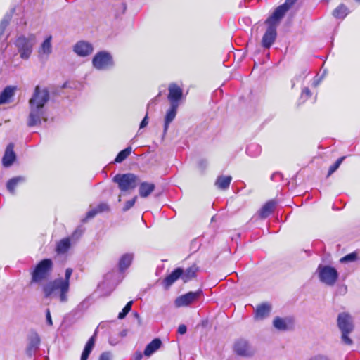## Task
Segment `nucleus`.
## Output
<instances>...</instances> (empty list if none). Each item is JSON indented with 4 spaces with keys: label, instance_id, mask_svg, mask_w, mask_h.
I'll return each mask as SVG.
<instances>
[{
    "label": "nucleus",
    "instance_id": "f257e3e1",
    "mask_svg": "<svg viewBox=\"0 0 360 360\" xmlns=\"http://www.w3.org/2000/svg\"><path fill=\"white\" fill-rule=\"evenodd\" d=\"M49 92L46 88H34L32 98L29 101L30 114L27 118V126L34 127L41 124V119L46 120L44 105L49 100Z\"/></svg>",
    "mask_w": 360,
    "mask_h": 360
},
{
    "label": "nucleus",
    "instance_id": "f03ea898",
    "mask_svg": "<svg viewBox=\"0 0 360 360\" xmlns=\"http://www.w3.org/2000/svg\"><path fill=\"white\" fill-rule=\"evenodd\" d=\"M42 289L46 298H57L60 302H66L68 301L70 285L62 281V277L48 282L44 285Z\"/></svg>",
    "mask_w": 360,
    "mask_h": 360
},
{
    "label": "nucleus",
    "instance_id": "7ed1b4c3",
    "mask_svg": "<svg viewBox=\"0 0 360 360\" xmlns=\"http://www.w3.org/2000/svg\"><path fill=\"white\" fill-rule=\"evenodd\" d=\"M53 269V262L51 259H44L40 261L32 273V281L39 283L49 276Z\"/></svg>",
    "mask_w": 360,
    "mask_h": 360
},
{
    "label": "nucleus",
    "instance_id": "20e7f679",
    "mask_svg": "<svg viewBox=\"0 0 360 360\" xmlns=\"http://www.w3.org/2000/svg\"><path fill=\"white\" fill-rule=\"evenodd\" d=\"M112 181L117 184L121 191H127L137 186L139 177L132 173L117 174L113 177Z\"/></svg>",
    "mask_w": 360,
    "mask_h": 360
},
{
    "label": "nucleus",
    "instance_id": "39448f33",
    "mask_svg": "<svg viewBox=\"0 0 360 360\" xmlns=\"http://www.w3.org/2000/svg\"><path fill=\"white\" fill-rule=\"evenodd\" d=\"M93 66L98 70H107L114 66L112 55L105 51L98 52L93 58Z\"/></svg>",
    "mask_w": 360,
    "mask_h": 360
},
{
    "label": "nucleus",
    "instance_id": "423d86ee",
    "mask_svg": "<svg viewBox=\"0 0 360 360\" xmlns=\"http://www.w3.org/2000/svg\"><path fill=\"white\" fill-rule=\"evenodd\" d=\"M318 273L320 281L329 286L334 285L338 278L337 270L330 266L319 265Z\"/></svg>",
    "mask_w": 360,
    "mask_h": 360
},
{
    "label": "nucleus",
    "instance_id": "0eeeda50",
    "mask_svg": "<svg viewBox=\"0 0 360 360\" xmlns=\"http://www.w3.org/2000/svg\"><path fill=\"white\" fill-rule=\"evenodd\" d=\"M233 349L237 355L243 357H252L256 352V349L245 339L236 340Z\"/></svg>",
    "mask_w": 360,
    "mask_h": 360
},
{
    "label": "nucleus",
    "instance_id": "6e6552de",
    "mask_svg": "<svg viewBox=\"0 0 360 360\" xmlns=\"http://www.w3.org/2000/svg\"><path fill=\"white\" fill-rule=\"evenodd\" d=\"M167 99L170 105H179L183 99V89L176 83H171L168 86Z\"/></svg>",
    "mask_w": 360,
    "mask_h": 360
},
{
    "label": "nucleus",
    "instance_id": "1a4fd4ad",
    "mask_svg": "<svg viewBox=\"0 0 360 360\" xmlns=\"http://www.w3.org/2000/svg\"><path fill=\"white\" fill-rule=\"evenodd\" d=\"M202 295V290H198L195 292H188L179 297L175 300L177 307L188 306L198 300Z\"/></svg>",
    "mask_w": 360,
    "mask_h": 360
},
{
    "label": "nucleus",
    "instance_id": "9d476101",
    "mask_svg": "<svg viewBox=\"0 0 360 360\" xmlns=\"http://www.w3.org/2000/svg\"><path fill=\"white\" fill-rule=\"evenodd\" d=\"M338 326L341 331L352 332L354 327L351 316L347 313H340L338 317Z\"/></svg>",
    "mask_w": 360,
    "mask_h": 360
},
{
    "label": "nucleus",
    "instance_id": "9b49d317",
    "mask_svg": "<svg viewBox=\"0 0 360 360\" xmlns=\"http://www.w3.org/2000/svg\"><path fill=\"white\" fill-rule=\"evenodd\" d=\"M16 159V155L14 152V144L10 143L6 148L5 153L2 158V165L4 167H9L13 165Z\"/></svg>",
    "mask_w": 360,
    "mask_h": 360
},
{
    "label": "nucleus",
    "instance_id": "f8f14e48",
    "mask_svg": "<svg viewBox=\"0 0 360 360\" xmlns=\"http://www.w3.org/2000/svg\"><path fill=\"white\" fill-rule=\"evenodd\" d=\"M288 10L289 8L284 4L278 6L272 15L268 18L266 22L268 24L276 25V24L281 20Z\"/></svg>",
    "mask_w": 360,
    "mask_h": 360
},
{
    "label": "nucleus",
    "instance_id": "ddd939ff",
    "mask_svg": "<svg viewBox=\"0 0 360 360\" xmlns=\"http://www.w3.org/2000/svg\"><path fill=\"white\" fill-rule=\"evenodd\" d=\"M102 327L101 323L99 324L98 328L95 330L94 335L89 339L85 345L84 349L82 353L81 360H87L89 354H91L96 342V338L98 333V328Z\"/></svg>",
    "mask_w": 360,
    "mask_h": 360
},
{
    "label": "nucleus",
    "instance_id": "4468645a",
    "mask_svg": "<svg viewBox=\"0 0 360 360\" xmlns=\"http://www.w3.org/2000/svg\"><path fill=\"white\" fill-rule=\"evenodd\" d=\"M271 305L268 303H262L258 305L255 311V319L263 320L268 317L271 312Z\"/></svg>",
    "mask_w": 360,
    "mask_h": 360
},
{
    "label": "nucleus",
    "instance_id": "2eb2a0df",
    "mask_svg": "<svg viewBox=\"0 0 360 360\" xmlns=\"http://www.w3.org/2000/svg\"><path fill=\"white\" fill-rule=\"evenodd\" d=\"M40 345V338L37 333H34L32 335L29 340V343L26 349V354L30 357H32V355L36 352V351L39 349V346Z\"/></svg>",
    "mask_w": 360,
    "mask_h": 360
},
{
    "label": "nucleus",
    "instance_id": "dca6fc26",
    "mask_svg": "<svg viewBox=\"0 0 360 360\" xmlns=\"http://www.w3.org/2000/svg\"><path fill=\"white\" fill-rule=\"evenodd\" d=\"M183 269L176 268L162 281V285L165 288H169L176 280L181 278Z\"/></svg>",
    "mask_w": 360,
    "mask_h": 360
},
{
    "label": "nucleus",
    "instance_id": "f3484780",
    "mask_svg": "<svg viewBox=\"0 0 360 360\" xmlns=\"http://www.w3.org/2000/svg\"><path fill=\"white\" fill-rule=\"evenodd\" d=\"M179 105H170L167 110L165 117L164 134H165L168 130L169 124L174 120L177 114Z\"/></svg>",
    "mask_w": 360,
    "mask_h": 360
},
{
    "label": "nucleus",
    "instance_id": "a211bd4d",
    "mask_svg": "<svg viewBox=\"0 0 360 360\" xmlns=\"http://www.w3.org/2000/svg\"><path fill=\"white\" fill-rule=\"evenodd\" d=\"M269 25V26L262 38V45H271L274 42L276 37V25L272 24Z\"/></svg>",
    "mask_w": 360,
    "mask_h": 360
},
{
    "label": "nucleus",
    "instance_id": "6ab92c4d",
    "mask_svg": "<svg viewBox=\"0 0 360 360\" xmlns=\"http://www.w3.org/2000/svg\"><path fill=\"white\" fill-rule=\"evenodd\" d=\"M17 90L16 86H7L0 94V105L9 103Z\"/></svg>",
    "mask_w": 360,
    "mask_h": 360
},
{
    "label": "nucleus",
    "instance_id": "aec40b11",
    "mask_svg": "<svg viewBox=\"0 0 360 360\" xmlns=\"http://www.w3.org/2000/svg\"><path fill=\"white\" fill-rule=\"evenodd\" d=\"M36 42L34 34H21L16 39L15 45H34Z\"/></svg>",
    "mask_w": 360,
    "mask_h": 360
},
{
    "label": "nucleus",
    "instance_id": "412c9836",
    "mask_svg": "<svg viewBox=\"0 0 360 360\" xmlns=\"http://www.w3.org/2000/svg\"><path fill=\"white\" fill-rule=\"evenodd\" d=\"M198 266L194 264L186 270L183 269V274L181 275V279L184 283H186L194 278L196 276V273L198 271Z\"/></svg>",
    "mask_w": 360,
    "mask_h": 360
},
{
    "label": "nucleus",
    "instance_id": "4be33fe9",
    "mask_svg": "<svg viewBox=\"0 0 360 360\" xmlns=\"http://www.w3.org/2000/svg\"><path fill=\"white\" fill-rule=\"evenodd\" d=\"M155 186L154 184L142 182L140 184L139 193L141 198H147L155 190Z\"/></svg>",
    "mask_w": 360,
    "mask_h": 360
},
{
    "label": "nucleus",
    "instance_id": "5701e85b",
    "mask_svg": "<svg viewBox=\"0 0 360 360\" xmlns=\"http://www.w3.org/2000/svg\"><path fill=\"white\" fill-rule=\"evenodd\" d=\"M276 206L274 200H270L266 202L259 210V217L262 219L268 217L274 211Z\"/></svg>",
    "mask_w": 360,
    "mask_h": 360
},
{
    "label": "nucleus",
    "instance_id": "b1692460",
    "mask_svg": "<svg viewBox=\"0 0 360 360\" xmlns=\"http://www.w3.org/2000/svg\"><path fill=\"white\" fill-rule=\"evenodd\" d=\"M162 342L159 338L153 340L145 348L143 354L146 356H150L156 352L161 346Z\"/></svg>",
    "mask_w": 360,
    "mask_h": 360
},
{
    "label": "nucleus",
    "instance_id": "393cba45",
    "mask_svg": "<svg viewBox=\"0 0 360 360\" xmlns=\"http://www.w3.org/2000/svg\"><path fill=\"white\" fill-rule=\"evenodd\" d=\"M13 12V11L9 13H6L0 22V44L3 43L6 39L4 31L11 20Z\"/></svg>",
    "mask_w": 360,
    "mask_h": 360
},
{
    "label": "nucleus",
    "instance_id": "a878e982",
    "mask_svg": "<svg viewBox=\"0 0 360 360\" xmlns=\"http://www.w3.org/2000/svg\"><path fill=\"white\" fill-rule=\"evenodd\" d=\"M25 181V178L22 176L10 179L6 184L7 190L13 195L15 194V189L18 184Z\"/></svg>",
    "mask_w": 360,
    "mask_h": 360
},
{
    "label": "nucleus",
    "instance_id": "bb28decb",
    "mask_svg": "<svg viewBox=\"0 0 360 360\" xmlns=\"http://www.w3.org/2000/svg\"><path fill=\"white\" fill-rule=\"evenodd\" d=\"M133 258L134 255L132 253H126L121 257L119 261V269L120 271H124L131 265Z\"/></svg>",
    "mask_w": 360,
    "mask_h": 360
},
{
    "label": "nucleus",
    "instance_id": "cd10ccee",
    "mask_svg": "<svg viewBox=\"0 0 360 360\" xmlns=\"http://www.w3.org/2000/svg\"><path fill=\"white\" fill-rule=\"evenodd\" d=\"M231 180V176H219L215 181V185L219 189L226 190L229 187Z\"/></svg>",
    "mask_w": 360,
    "mask_h": 360
},
{
    "label": "nucleus",
    "instance_id": "c85d7f7f",
    "mask_svg": "<svg viewBox=\"0 0 360 360\" xmlns=\"http://www.w3.org/2000/svg\"><path fill=\"white\" fill-rule=\"evenodd\" d=\"M70 248V240L65 238L60 240L56 245V252L58 254H64L68 251Z\"/></svg>",
    "mask_w": 360,
    "mask_h": 360
},
{
    "label": "nucleus",
    "instance_id": "c756f323",
    "mask_svg": "<svg viewBox=\"0 0 360 360\" xmlns=\"http://www.w3.org/2000/svg\"><path fill=\"white\" fill-rule=\"evenodd\" d=\"M273 326L278 330H287L289 329L287 319L278 316L274 319Z\"/></svg>",
    "mask_w": 360,
    "mask_h": 360
},
{
    "label": "nucleus",
    "instance_id": "7c9ffc66",
    "mask_svg": "<svg viewBox=\"0 0 360 360\" xmlns=\"http://www.w3.org/2000/svg\"><path fill=\"white\" fill-rule=\"evenodd\" d=\"M348 14V9L344 4L338 6L333 12L335 18L343 19Z\"/></svg>",
    "mask_w": 360,
    "mask_h": 360
},
{
    "label": "nucleus",
    "instance_id": "2f4dec72",
    "mask_svg": "<svg viewBox=\"0 0 360 360\" xmlns=\"http://www.w3.org/2000/svg\"><path fill=\"white\" fill-rule=\"evenodd\" d=\"M74 52L80 56H87L93 52V46H73Z\"/></svg>",
    "mask_w": 360,
    "mask_h": 360
},
{
    "label": "nucleus",
    "instance_id": "473e14b6",
    "mask_svg": "<svg viewBox=\"0 0 360 360\" xmlns=\"http://www.w3.org/2000/svg\"><path fill=\"white\" fill-rule=\"evenodd\" d=\"M132 148L131 146L127 147L125 149L121 150L115 159V162H122L124 161L131 153Z\"/></svg>",
    "mask_w": 360,
    "mask_h": 360
},
{
    "label": "nucleus",
    "instance_id": "72a5a7b5",
    "mask_svg": "<svg viewBox=\"0 0 360 360\" xmlns=\"http://www.w3.org/2000/svg\"><path fill=\"white\" fill-rule=\"evenodd\" d=\"M18 51L22 59L27 60L30 56L32 50V46H18Z\"/></svg>",
    "mask_w": 360,
    "mask_h": 360
},
{
    "label": "nucleus",
    "instance_id": "f704fd0d",
    "mask_svg": "<svg viewBox=\"0 0 360 360\" xmlns=\"http://www.w3.org/2000/svg\"><path fill=\"white\" fill-rule=\"evenodd\" d=\"M51 53V46H40L38 50L39 57L40 59H46Z\"/></svg>",
    "mask_w": 360,
    "mask_h": 360
},
{
    "label": "nucleus",
    "instance_id": "c9c22d12",
    "mask_svg": "<svg viewBox=\"0 0 360 360\" xmlns=\"http://www.w3.org/2000/svg\"><path fill=\"white\" fill-rule=\"evenodd\" d=\"M246 152L250 155H257L260 153V148L257 144H250L247 147Z\"/></svg>",
    "mask_w": 360,
    "mask_h": 360
},
{
    "label": "nucleus",
    "instance_id": "e433bc0d",
    "mask_svg": "<svg viewBox=\"0 0 360 360\" xmlns=\"http://www.w3.org/2000/svg\"><path fill=\"white\" fill-rule=\"evenodd\" d=\"M132 304H133V301H129L127 303L125 307L122 309V311L120 312L118 314L119 319H122L127 315V314L131 309Z\"/></svg>",
    "mask_w": 360,
    "mask_h": 360
},
{
    "label": "nucleus",
    "instance_id": "4c0bfd02",
    "mask_svg": "<svg viewBox=\"0 0 360 360\" xmlns=\"http://www.w3.org/2000/svg\"><path fill=\"white\" fill-rule=\"evenodd\" d=\"M344 159H345V157H341V158H338L335 161V162L329 167L328 172V176H330L333 173H334L338 169V167H340V165H341V163L342 162Z\"/></svg>",
    "mask_w": 360,
    "mask_h": 360
},
{
    "label": "nucleus",
    "instance_id": "58836bf2",
    "mask_svg": "<svg viewBox=\"0 0 360 360\" xmlns=\"http://www.w3.org/2000/svg\"><path fill=\"white\" fill-rule=\"evenodd\" d=\"M357 254L356 252L349 253L340 259L341 263L354 262L357 259Z\"/></svg>",
    "mask_w": 360,
    "mask_h": 360
},
{
    "label": "nucleus",
    "instance_id": "ea45409f",
    "mask_svg": "<svg viewBox=\"0 0 360 360\" xmlns=\"http://www.w3.org/2000/svg\"><path fill=\"white\" fill-rule=\"evenodd\" d=\"M137 200V196L134 197L131 200L126 202L124 206L123 207V212H127L129 209H131L135 204Z\"/></svg>",
    "mask_w": 360,
    "mask_h": 360
},
{
    "label": "nucleus",
    "instance_id": "a19ab883",
    "mask_svg": "<svg viewBox=\"0 0 360 360\" xmlns=\"http://www.w3.org/2000/svg\"><path fill=\"white\" fill-rule=\"evenodd\" d=\"M341 332L342 342L346 345H351L353 342L352 339L348 336L349 333H350L351 332H346V330Z\"/></svg>",
    "mask_w": 360,
    "mask_h": 360
},
{
    "label": "nucleus",
    "instance_id": "79ce46f5",
    "mask_svg": "<svg viewBox=\"0 0 360 360\" xmlns=\"http://www.w3.org/2000/svg\"><path fill=\"white\" fill-rule=\"evenodd\" d=\"M96 208L98 211V213H101L103 212H108L110 210L109 205L105 202H101V203L98 204L96 207Z\"/></svg>",
    "mask_w": 360,
    "mask_h": 360
},
{
    "label": "nucleus",
    "instance_id": "37998d69",
    "mask_svg": "<svg viewBox=\"0 0 360 360\" xmlns=\"http://www.w3.org/2000/svg\"><path fill=\"white\" fill-rule=\"evenodd\" d=\"M84 229L82 226L77 227L72 234L73 239H78L84 233Z\"/></svg>",
    "mask_w": 360,
    "mask_h": 360
},
{
    "label": "nucleus",
    "instance_id": "c03bdc74",
    "mask_svg": "<svg viewBox=\"0 0 360 360\" xmlns=\"http://www.w3.org/2000/svg\"><path fill=\"white\" fill-rule=\"evenodd\" d=\"M308 360H331V359L328 355L318 354L311 356Z\"/></svg>",
    "mask_w": 360,
    "mask_h": 360
},
{
    "label": "nucleus",
    "instance_id": "a18cd8bd",
    "mask_svg": "<svg viewBox=\"0 0 360 360\" xmlns=\"http://www.w3.org/2000/svg\"><path fill=\"white\" fill-rule=\"evenodd\" d=\"M311 96V93L309 88L304 87L301 94L300 99H303V101H305L307 98H309Z\"/></svg>",
    "mask_w": 360,
    "mask_h": 360
},
{
    "label": "nucleus",
    "instance_id": "49530a36",
    "mask_svg": "<svg viewBox=\"0 0 360 360\" xmlns=\"http://www.w3.org/2000/svg\"><path fill=\"white\" fill-rule=\"evenodd\" d=\"M72 269L71 268H68L65 270V277L62 278V281H63L64 283H67L70 285V279L72 274Z\"/></svg>",
    "mask_w": 360,
    "mask_h": 360
},
{
    "label": "nucleus",
    "instance_id": "de8ad7c7",
    "mask_svg": "<svg viewBox=\"0 0 360 360\" xmlns=\"http://www.w3.org/2000/svg\"><path fill=\"white\" fill-rule=\"evenodd\" d=\"M97 214H98V211L96 207L89 210L86 213V219H84V221H86V219H89L94 217Z\"/></svg>",
    "mask_w": 360,
    "mask_h": 360
},
{
    "label": "nucleus",
    "instance_id": "09e8293b",
    "mask_svg": "<svg viewBox=\"0 0 360 360\" xmlns=\"http://www.w3.org/2000/svg\"><path fill=\"white\" fill-rule=\"evenodd\" d=\"M46 323L51 326L53 325V321L51 316V312L49 309L46 310Z\"/></svg>",
    "mask_w": 360,
    "mask_h": 360
},
{
    "label": "nucleus",
    "instance_id": "8fccbe9b",
    "mask_svg": "<svg viewBox=\"0 0 360 360\" xmlns=\"http://www.w3.org/2000/svg\"><path fill=\"white\" fill-rule=\"evenodd\" d=\"M110 352H103L99 357V360H110Z\"/></svg>",
    "mask_w": 360,
    "mask_h": 360
},
{
    "label": "nucleus",
    "instance_id": "3c124183",
    "mask_svg": "<svg viewBox=\"0 0 360 360\" xmlns=\"http://www.w3.org/2000/svg\"><path fill=\"white\" fill-rule=\"evenodd\" d=\"M148 114H146V116L142 120V121L140 124L139 128L140 129L144 128L145 127H146L148 125Z\"/></svg>",
    "mask_w": 360,
    "mask_h": 360
},
{
    "label": "nucleus",
    "instance_id": "603ef678",
    "mask_svg": "<svg viewBox=\"0 0 360 360\" xmlns=\"http://www.w3.org/2000/svg\"><path fill=\"white\" fill-rule=\"evenodd\" d=\"M207 162L205 160H200L198 162V167L202 171L205 170V168L207 167Z\"/></svg>",
    "mask_w": 360,
    "mask_h": 360
},
{
    "label": "nucleus",
    "instance_id": "864d4df0",
    "mask_svg": "<svg viewBox=\"0 0 360 360\" xmlns=\"http://www.w3.org/2000/svg\"><path fill=\"white\" fill-rule=\"evenodd\" d=\"M187 327L184 324H181L178 328V333L181 335H184L186 333Z\"/></svg>",
    "mask_w": 360,
    "mask_h": 360
},
{
    "label": "nucleus",
    "instance_id": "5fc2aeb1",
    "mask_svg": "<svg viewBox=\"0 0 360 360\" xmlns=\"http://www.w3.org/2000/svg\"><path fill=\"white\" fill-rule=\"evenodd\" d=\"M271 179L273 181H278V179H282V174L279 172H275L271 175Z\"/></svg>",
    "mask_w": 360,
    "mask_h": 360
},
{
    "label": "nucleus",
    "instance_id": "6e6d98bb",
    "mask_svg": "<svg viewBox=\"0 0 360 360\" xmlns=\"http://www.w3.org/2000/svg\"><path fill=\"white\" fill-rule=\"evenodd\" d=\"M51 40L52 37L51 35H49L46 37V39L41 45H51Z\"/></svg>",
    "mask_w": 360,
    "mask_h": 360
},
{
    "label": "nucleus",
    "instance_id": "4d7b16f0",
    "mask_svg": "<svg viewBox=\"0 0 360 360\" xmlns=\"http://www.w3.org/2000/svg\"><path fill=\"white\" fill-rule=\"evenodd\" d=\"M296 1L297 0H285L284 4L290 9Z\"/></svg>",
    "mask_w": 360,
    "mask_h": 360
},
{
    "label": "nucleus",
    "instance_id": "13d9d810",
    "mask_svg": "<svg viewBox=\"0 0 360 360\" xmlns=\"http://www.w3.org/2000/svg\"><path fill=\"white\" fill-rule=\"evenodd\" d=\"M143 357V354L141 352H136L134 355V359L135 360H141Z\"/></svg>",
    "mask_w": 360,
    "mask_h": 360
},
{
    "label": "nucleus",
    "instance_id": "bf43d9fd",
    "mask_svg": "<svg viewBox=\"0 0 360 360\" xmlns=\"http://www.w3.org/2000/svg\"><path fill=\"white\" fill-rule=\"evenodd\" d=\"M75 45L80 46V45H90V44L84 41H79L76 43Z\"/></svg>",
    "mask_w": 360,
    "mask_h": 360
},
{
    "label": "nucleus",
    "instance_id": "052dcab7",
    "mask_svg": "<svg viewBox=\"0 0 360 360\" xmlns=\"http://www.w3.org/2000/svg\"><path fill=\"white\" fill-rule=\"evenodd\" d=\"M263 47L264 48V53L267 52V53H266V54H269V51H269V48L270 46H263Z\"/></svg>",
    "mask_w": 360,
    "mask_h": 360
},
{
    "label": "nucleus",
    "instance_id": "680f3d73",
    "mask_svg": "<svg viewBox=\"0 0 360 360\" xmlns=\"http://www.w3.org/2000/svg\"><path fill=\"white\" fill-rule=\"evenodd\" d=\"M134 316H135L136 317H139V314H138V313H137V312H135V313H134Z\"/></svg>",
    "mask_w": 360,
    "mask_h": 360
},
{
    "label": "nucleus",
    "instance_id": "e2e57ef3",
    "mask_svg": "<svg viewBox=\"0 0 360 360\" xmlns=\"http://www.w3.org/2000/svg\"><path fill=\"white\" fill-rule=\"evenodd\" d=\"M153 103V101H151L150 103H148V106L150 105V104Z\"/></svg>",
    "mask_w": 360,
    "mask_h": 360
},
{
    "label": "nucleus",
    "instance_id": "0e129e2a",
    "mask_svg": "<svg viewBox=\"0 0 360 360\" xmlns=\"http://www.w3.org/2000/svg\"><path fill=\"white\" fill-rule=\"evenodd\" d=\"M346 290H347V287L345 286V287L344 288V290H345V291H346Z\"/></svg>",
    "mask_w": 360,
    "mask_h": 360
},
{
    "label": "nucleus",
    "instance_id": "69168bd1",
    "mask_svg": "<svg viewBox=\"0 0 360 360\" xmlns=\"http://www.w3.org/2000/svg\"><path fill=\"white\" fill-rule=\"evenodd\" d=\"M355 1L360 3V0H355Z\"/></svg>",
    "mask_w": 360,
    "mask_h": 360
}]
</instances>
